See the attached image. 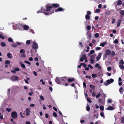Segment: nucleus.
<instances>
[{"instance_id": "nucleus-14", "label": "nucleus", "mask_w": 124, "mask_h": 124, "mask_svg": "<svg viewBox=\"0 0 124 124\" xmlns=\"http://www.w3.org/2000/svg\"><path fill=\"white\" fill-rule=\"evenodd\" d=\"M23 28L24 30H27L28 29L29 27L28 25L25 24L24 25Z\"/></svg>"}, {"instance_id": "nucleus-35", "label": "nucleus", "mask_w": 124, "mask_h": 124, "mask_svg": "<svg viewBox=\"0 0 124 124\" xmlns=\"http://www.w3.org/2000/svg\"><path fill=\"white\" fill-rule=\"evenodd\" d=\"M94 62V61L93 59H91L90 60V63L91 64H93Z\"/></svg>"}, {"instance_id": "nucleus-23", "label": "nucleus", "mask_w": 124, "mask_h": 124, "mask_svg": "<svg viewBox=\"0 0 124 124\" xmlns=\"http://www.w3.org/2000/svg\"><path fill=\"white\" fill-rule=\"evenodd\" d=\"M10 62L9 60H7L5 61V63L7 65H8L10 63Z\"/></svg>"}, {"instance_id": "nucleus-40", "label": "nucleus", "mask_w": 124, "mask_h": 124, "mask_svg": "<svg viewBox=\"0 0 124 124\" xmlns=\"http://www.w3.org/2000/svg\"><path fill=\"white\" fill-rule=\"evenodd\" d=\"M87 29L88 30H90L91 29V27L90 26L88 25L87 27Z\"/></svg>"}, {"instance_id": "nucleus-28", "label": "nucleus", "mask_w": 124, "mask_h": 124, "mask_svg": "<svg viewBox=\"0 0 124 124\" xmlns=\"http://www.w3.org/2000/svg\"><path fill=\"white\" fill-rule=\"evenodd\" d=\"M123 89L122 87H121L119 89V91L122 94V93L123 92Z\"/></svg>"}, {"instance_id": "nucleus-25", "label": "nucleus", "mask_w": 124, "mask_h": 124, "mask_svg": "<svg viewBox=\"0 0 124 124\" xmlns=\"http://www.w3.org/2000/svg\"><path fill=\"white\" fill-rule=\"evenodd\" d=\"M119 13L120 14L123 15H124V10H120Z\"/></svg>"}, {"instance_id": "nucleus-55", "label": "nucleus", "mask_w": 124, "mask_h": 124, "mask_svg": "<svg viewBox=\"0 0 124 124\" xmlns=\"http://www.w3.org/2000/svg\"><path fill=\"white\" fill-rule=\"evenodd\" d=\"M0 38L3 39H5L4 37L1 34H0Z\"/></svg>"}, {"instance_id": "nucleus-3", "label": "nucleus", "mask_w": 124, "mask_h": 124, "mask_svg": "<svg viewBox=\"0 0 124 124\" xmlns=\"http://www.w3.org/2000/svg\"><path fill=\"white\" fill-rule=\"evenodd\" d=\"M18 78L19 77H18L15 76H12L10 78L11 80L13 81H15L17 80Z\"/></svg>"}, {"instance_id": "nucleus-58", "label": "nucleus", "mask_w": 124, "mask_h": 124, "mask_svg": "<svg viewBox=\"0 0 124 124\" xmlns=\"http://www.w3.org/2000/svg\"><path fill=\"white\" fill-rule=\"evenodd\" d=\"M40 99L43 101L44 100V98L42 96H41L40 97Z\"/></svg>"}, {"instance_id": "nucleus-26", "label": "nucleus", "mask_w": 124, "mask_h": 124, "mask_svg": "<svg viewBox=\"0 0 124 124\" xmlns=\"http://www.w3.org/2000/svg\"><path fill=\"white\" fill-rule=\"evenodd\" d=\"M32 40H28L26 42V44L27 45H29L31 44V41Z\"/></svg>"}, {"instance_id": "nucleus-29", "label": "nucleus", "mask_w": 124, "mask_h": 124, "mask_svg": "<svg viewBox=\"0 0 124 124\" xmlns=\"http://www.w3.org/2000/svg\"><path fill=\"white\" fill-rule=\"evenodd\" d=\"M20 52L21 53H24L25 52V51L24 49H21L20 50Z\"/></svg>"}, {"instance_id": "nucleus-1", "label": "nucleus", "mask_w": 124, "mask_h": 124, "mask_svg": "<svg viewBox=\"0 0 124 124\" xmlns=\"http://www.w3.org/2000/svg\"><path fill=\"white\" fill-rule=\"evenodd\" d=\"M60 5L59 4L54 3L51 4H47L45 6L46 9L45 11H47L48 13H44L46 15H48L53 13L54 12V10L52 8H58Z\"/></svg>"}, {"instance_id": "nucleus-46", "label": "nucleus", "mask_w": 124, "mask_h": 124, "mask_svg": "<svg viewBox=\"0 0 124 124\" xmlns=\"http://www.w3.org/2000/svg\"><path fill=\"white\" fill-rule=\"evenodd\" d=\"M17 26H18L19 28H21L22 27V25L20 24H17Z\"/></svg>"}, {"instance_id": "nucleus-36", "label": "nucleus", "mask_w": 124, "mask_h": 124, "mask_svg": "<svg viewBox=\"0 0 124 124\" xmlns=\"http://www.w3.org/2000/svg\"><path fill=\"white\" fill-rule=\"evenodd\" d=\"M21 66L23 69H24L25 68V66L24 64H21V63H20Z\"/></svg>"}, {"instance_id": "nucleus-2", "label": "nucleus", "mask_w": 124, "mask_h": 124, "mask_svg": "<svg viewBox=\"0 0 124 124\" xmlns=\"http://www.w3.org/2000/svg\"><path fill=\"white\" fill-rule=\"evenodd\" d=\"M32 47L33 49L35 50L36 52H37V49L38 48V46L37 43L35 41L33 42V45H32Z\"/></svg>"}, {"instance_id": "nucleus-48", "label": "nucleus", "mask_w": 124, "mask_h": 124, "mask_svg": "<svg viewBox=\"0 0 124 124\" xmlns=\"http://www.w3.org/2000/svg\"><path fill=\"white\" fill-rule=\"evenodd\" d=\"M84 59L83 58V57H81L80 58V61L81 62H83L84 60Z\"/></svg>"}, {"instance_id": "nucleus-57", "label": "nucleus", "mask_w": 124, "mask_h": 124, "mask_svg": "<svg viewBox=\"0 0 124 124\" xmlns=\"http://www.w3.org/2000/svg\"><path fill=\"white\" fill-rule=\"evenodd\" d=\"M100 65L98 63H97L95 65V67L96 68L98 67Z\"/></svg>"}, {"instance_id": "nucleus-59", "label": "nucleus", "mask_w": 124, "mask_h": 124, "mask_svg": "<svg viewBox=\"0 0 124 124\" xmlns=\"http://www.w3.org/2000/svg\"><path fill=\"white\" fill-rule=\"evenodd\" d=\"M6 110L8 112H9L11 110V109L10 108H7Z\"/></svg>"}, {"instance_id": "nucleus-45", "label": "nucleus", "mask_w": 124, "mask_h": 124, "mask_svg": "<svg viewBox=\"0 0 124 124\" xmlns=\"http://www.w3.org/2000/svg\"><path fill=\"white\" fill-rule=\"evenodd\" d=\"M16 71H18L20 70L18 68H16L14 69Z\"/></svg>"}, {"instance_id": "nucleus-47", "label": "nucleus", "mask_w": 124, "mask_h": 124, "mask_svg": "<svg viewBox=\"0 0 124 124\" xmlns=\"http://www.w3.org/2000/svg\"><path fill=\"white\" fill-rule=\"evenodd\" d=\"M107 55H106V54H104L103 55V59H106V58H107Z\"/></svg>"}, {"instance_id": "nucleus-63", "label": "nucleus", "mask_w": 124, "mask_h": 124, "mask_svg": "<svg viewBox=\"0 0 124 124\" xmlns=\"http://www.w3.org/2000/svg\"><path fill=\"white\" fill-rule=\"evenodd\" d=\"M88 67H90L91 69H92L93 68L92 66H91V64H89L88 65Z\"/></svg>"}, {"instance_id": "nucleus-9", "label": "nucleus", "mask_w": 124, "mask_h": 124, "mask_svg": "<svg viewBox=\"0 0 124 124\" xmlns=\"http://www.w3.org/2000/svg\"><path fill=\"white\" fill-rule=\"evenodd\" d=\"M114 81V80L110 78L109 79H108L107 80V82L108 84H110L113 83Z\"/></svg>"}, {"instance_id": "nucleus-30", "label": "nucleus", "mask_w": 124, "mask_h": 124, "mask_svg": "<svg viewBox=\"0 0 124 124\" xmlns=\"http://www.w3.org/2000/svg\"><path fill=\"white\" fill-rule=\"evenodd\" d=\"M97 74H93L92 75V76L93 78H96L97 77Z\"/></svg>"}, {"instance_id": "nucleus-56", "label": "nucleus", "mask_w": 124, "mask_h": 124, "mask_svg": "<svg viewBox=\"0 0 124 124\" xmlns=\"http://www.w3.org/2000/svg\"><path fill=\"white\" fill-rule=\"evenodd\" d=\"M108 103H111L112 102V101L110 99H109L108 100Z\"/></svg>"}, {"instance_id": "nucleus-64", "label": "nucleus", "mask_w": 124, "mask_h": 124, "mask_svg": "<svg viewBox=\"0 0 124 124\" xmlns=\"http://www.w3.org/2000/svg\"><path fill=\"white\" fill-rule=\"evenodd\" d=\"M21 56L22 57H25L26 56L25 54H21Z\"/></svg>"}, {"instance_id": "nucleus-31", "label": "nucleus", "mask_w": 124, "mask_h": 124, "mask_svg": "<svg viewBox=\"0 0 124 124\" xmlns=\"http://www.w3.org/2000/svg\"><path fill=\"white\" fill-rule=\"evenodd\" d=\"M1 46L3 47H5L6 46V44L4 42H2L1 43Z\"/></svg>"}, {"instance_id": "nucleus-12", "label": "nucleus", "mask_w": 124, "mask_h": 124, "mask_svg": "<svg viewBox=\"0 0 124 124\" xmlns=\"http://www.w3.org/2000/svg\"><path fill=\"white\" fill-rule=\"evenodd\" d=\"M114 109V108L112 106H109L106 108V109L108 110H112Z\"/></svg>"}, {"instance_id": "nucleus-51", "label": "nucleus", "mask_w": 124, "mask_h": 124, "mask_svg": "<svg viewBox=\"0 0 124 124\" xmlns=\"http://www.w3.org/2000/svg\"><path fill=\"white\" fill-rule=\"evenodd\" d=\"M107 70L108 71H110L111 70V68L110 67H108L107 68Z\"/></svg>"}, {"instance_id": "nucleus-21", "label": "nucleus", "mask_w": 124, "mask_h": 124, "mask_svg": "<svg viewBox=\"0 0 124 124\" xmlns=\"http://www.w3.org/2000/svg\"><path fill=\"white\" fill-rule=\"evenodd\" d=\"M85 18L86 20L89 19L90 17L89 15L86 14L85 16Z\"/></svg>"}, {"instance_id": "nucleus-6", "label": "nucleus", "mask_w": 124, "mask_h": 124, "mask_svg": "<svg viewBox=\"0 0 124 124\" xmlns=\"http://www.w3.org/2000/svg\"><path fill=\"white\" fill-rule=\"evenodd\" d=\"M111 53V52L109 49H107L105 51V53L107 55H110Z\"/></svg>"}, {"instance_id": "nucleus-49", "label": "nucleus", "mask_w": 124, "mask_h": 124, "mask_svg": "<svg viewBox=\"0 0 124 124\" xmlns=\"http://www.w3.org/2000/svg\"><path fill=\"white\" fill-rule=\"evenodd\" d=\"M95 11L96 13H99L100 12V10L99 9H96Z\"/></svg>"}, {"instance_id": "nucleus-37", "label": "nucleus", "mask_w": 124, "mask_h": 124, "mask_svg": "<svg viewBox=\"0 0 124 124\" xmlns=\"http://www.w3.org/2000/svg\"><path fill=\"white\" fill-rule=\"evenodd\" d=\"M95 52V51L93 50H91L90 52V53H89V54H92Z\"/></svg>"}, {"instance_id": "nucleus-33", "label": "nucleus", "mask_w": 124, "mask_h": 124, "mask_svg": "<svg viewBox=\"0 0 124 124\" xmlns=\"http://www.w3.org/2000/svg\"><path fill=\"white\" fill-rule=\"evenodd\" d=\"M11 46L13 47L14 48L18 46L16 44L12 45Z\"/></svg>"}, {"instance_id": "nucleus-18", "label": "nucleus", "mask_w": 124, "mask_h": 124, "mask_svg": "<svg viewBox=\"0 0 124 124\" xmlns=\"http://www.w3.org/2000/svg\"><path fill=\"white\" fill-rule=\"evenodd\" d=\"M106 42L105 41L102 43H101L100 44V46L103 47L105 46V45H106Z\"/></svg>"}, {"instance_id": "nucleus-60", "label": "nucleus", "mask_w": 124, "mask_h": 124, "mask_svg": "<svg viewBox=\"0 0 124 124\" xmlns=\"http://www.w3.org/2000/svg\"><path fill=\"white\" fill-rule=\"evenodd\" d=\"M101 116L102 117H103L104 116V114L103 112H101L100 113Z\"/></svg>"}, {"instance_id": "nucleus-13", "label": "nucleus", "mask_w": 124, "mask_h": 124, "mask_svg": "<svg viewBox=\"0 0 124 124\" xmlns=\"http://www.w3.org/2000/svg\"><path fill=\"white\" fill-rule=\"evenodd\" d=\"M122 21V20L121 19H119L117 22V27H119L121 24V23Z\"/></svg>"}, {"instance_id": "nucleus-62", "label": "nucleus", "mask_w": 124, "mask_h": 124, "mask_svg": "<svg viewBox=\"0 0 124 124\" xmlns=\"http://www.w3.org/2000/svg\"><path fill=\"white\" fill-rule=\"evenodd\" d=\"M92 95L93 97L95 96L96 95L95 92H93L92 93Z\"/></svg>"}, {"instance_id": "nucleus-52", "label": "nucleus", "mask_w": 124, "mask_h": 124, "mask_svg": "<svg viewBox=\"0 0 124 124\" xmlns=\"http://www.w3.org/2000/svg\"><path fill=\"white\" fill-rule=\"evenodd\" d=\"M85 77L86 78H88L89 79H91V77L90 76H88L87 75H86L85 76Z\"/></svg>"}, {"instance_id": "nucleus-20", "label": "nucleus", "mask_w": 124, "mask_h": 124, "mask_svg": "<svg viewBox=\"0 0 124 124\" xmlns=\"http://www.w3.org/2000/svg\"><path fill=\"white\" fill-rule=\"evenodd\" d=\"M45 9L44 10V11H42L41 10H39V11H37V12L38 13H44H44H48V12H47V11H45Z\"/></svg>"}, {"instance_id": "nucleus-61", "label": "nucleus", "mask_w": 124, "mask_h": 124, "mask_svg": "<svg viewBox=\"0 0 124 124\" xmlns=\"http://www.w3.org/2000/svg\"><path fill=\"white\" fill-rule=\"evenodd\" d=\"M91 13L90 11H87V14L89 15H90L91 14Z\"/></svg>"}, {"instance_id": "nucleus-42", "label": "nucleus", "mask_w": 124, "mask_h": 124, "mask_svg": "<svg viewBox=\"0 0 124 124\" xmlns=\"http://www.w3.org/2000/svg\"><path fill=\"white\" fill-rule=\"evenodd\" d=\"M24 62L25 63H26L27 64H28L29 65H30L31 64V63L30 62H29L27 61H24Z\"/></svg>"}, {"instance_id": "nucleus-38", "label": "nucleus", "mask_w": 124, "mask_h": 124, "mask_svg": "<svg viewBox=\"0 0 124 124\" xmlns=\"http://www.w3.org/2000/svg\"><path fill=\"white\" fill-rule=\"evenodd\" d=\"M8 41L10 42H12L13 41L12 39L11 38H9L8 39Z\"/></svg>"}, {"instance_id": "nucleus-44", "label": "nucleus", "mask_w": 124, "mask_h": 124, "mask_svg": "<svg viewBox=\"0 0 124 124\" xmlns=\"http://www.w3.org/2000/svg\"><path fill=\"white\" fill-rule=\"evenodd\" d=\"M87 101L89 103H91L92 102V101L89 98H87Z\"/></svg>"}, {"instance_id": "nucleus-43", "label": "nucleus", "mask_w": 124, "mask_h": 124, "mask_svg": "<svg viewBox=\"0 0 124 124\" xmlns=\"http://www.w3.org/2000/svg\"><path fill=\"white\" fill-rule=\"evenodd\" d=\"M113 43L115 44H117L118 43V41L117 39H115Z\"/></svg>"}, {"instance_id": "nucleus-53", "label": "nucleus", "mask_w": 124, "mask_h": 124, "mask_svg": "<svg viewBox=\"0 0 124 124\" xmlns=\"http://www.w3.org/2000/svg\"><path fill=\"white\" fill-rule=\"evenodd\" d=\"M112 24H113L115 23L116 19L114 18H113L112 19Z\"/></svg>"}, {"instance_id": "nucleus-24", "label": "nucleus", "mask_w": 124, "mask_h": 124, "mask_svg": "<svg viewBox=\"0 0 124 124\" xmlns=\"http://www.w3.org/2000/svg\"><path fill=\"white\" fill-rule=\"evenodd\" d=\"M90 87L93 90H94L95 88V86L93 85H90Z\"/></svg>"}, {"instance_id": "nucleus-15", "label": "nucleus", "mask_w": 124, "mask_h": 124, "mask_svg": "<svg viewBox=\"0 0 124 124\" xmlns=\"http://www.w3.org/2000/svg\"><path fill=\"white\" fill-rule=\"evenodd\" d=\"M75 80V79L74 78H69L67 79L68 81L69 82H70L74 81Z\"/></svg>"}, {"instance_id": "nucleus-54", "label": "nucleus", "mask_w": 124, "mask_h": 124, "mask_svg": "<svg viewBox=\"0 0 124 124\" xmlns=\"http://www.w3.org/2000/svg\"><path fill=\"white\" fill-rule=\"evenodd\" d=\"M101 93H99L97 95H96V97L97 98H98L101 96Z\"/></svg>"}, {"instance_id": "nucleus-4", "label": "nucleus", "mask_w": 124, "mask_h": 124, "mask_svg": "<svg viewBox=\"0 0 124 124\" xmlns=\"http://www.w3.org/2000/svg\"><path fill=\"white\" fill-rule=\"evenodd\" d=\"M11 116L13 118H16L17 117V114L16 112L14 111L11 113Z\"/></svg>"}, {"instance_id": "nucleus-27", "label": "nucleus", "mask_w": 124, "mask_h": 124, "mask_svg": "<svg viewBox=\"0 0 124 124\" xmlns=\"http://www.w3.org/2000/svg\"><path fill=\"white\" fill-rule=\"evenodd\" d=\"M111 53V56L112 57H113L115 55V53L113 51H112Z\"/></svg>"}, {"instance_id": "nucleus-5", "label": "nucleus", "mask_w": 124, "mask_h": 124, "mask_svg": "<svg viewBox=\"0 0 124 124\" xmlns=\"http://www.w3.org/2000/svg\"><path fill=\"white\" fill-rule=\"evenodd\" d=\"M62 83H64L66 82L67 79V77H62L61 78Z\"/></svg>"}, {"instance_id": "nucleus-34", "label": "nucleus", "mask_w": 124, "mask_h": 124, "mask_svg": "<svg viewBox=\"0 0 124 124\" xmlns=\"http://www.w3.org/2000/svg\"><path fill=\"white\" fill-rule=\"evenodd\" d=\"M121 122L122 123H124V117H121Z\"/></svg>"}, {"instance_id": "nucleus-50", "label": "nucleus", "mask_w": 124, "mask_h": 124, "mask_svg": "<svg viewBox=\"0 0 124 124\" xmlns=\"http://www.w3.org/2000/svg\"><path fill=\"white\" fill-rule=\"evenodd\" d=\"M53 116L55 117H56L57 116L56 113L55 112H54L53 113Z\"/></svg>"}, {"instance_id": "nucleus-11", "label": "nucleus", "mask_w": 124, "mask_h": 124, "mask_svg": "<svg viewBox=\"0 0 124 124\" xmlns=\"http://www.w3.org/2000/svg\"><path fill=\"white\" fill-rule=\"evenodd\" d=\"M7 56L8 58L10 59H12L13 57L12 55L10 53H7Z\"/></svg>"}, {"instance_id": "nucleus-41", "label": "nucleus", "mask_w": 124, "mask_h": 124, "mask_svg": "<svg viewBox=\"0 0 124 124\" xmlns=\"http://www.w3.org/2000/svg\"><path fill=\"white\" fill-rule=\"evenodd\" d=\"M86 110L87 111H89L90 110V107L88 106V105L86 107Z\"/></svg>"}, {"instance_id": "nucleus-19", "label": "nucleus", "mask_w": 124, "mask_h": 124, "mask_svg": "<svg viewBox=\"0 0 124 124\" xmlns=\"http://www.w3.org/2000/svg\"><path fill=\"white\" fill-rule=\"evenodd\" d=\"M123 64L119 65V66L120 69L122 70H123L124 69V66Z\"/></svg>"}, {"instance_id": "nucleus-7", "label": "nucleus", "mask_w": 124, "mask_h": 124, "mask_svg": "<svg viewBox=\"0 0 124 124\" xmlns=\"http://www.w3.org/2000/svg\"><path fill=\"white\" fill-rule=\"evenodd\" d=\"M55 81L58 84H61V82L60 78L58 77H57L55 79Z\"/></svg>"}, {"instance_id": "nucleus-22", "label": "nucleus", "mask_w": 124, "mask_h": 124, "mask_svg": "<svg viewBox=\"0 0 124 124\" xmlns=\"http://www.w3.org/2000/svg\"><path fill=\"white\" fill-rule=\"evenodd\" d=\"M119 63L120 65L124 64V62L123 60H121L119 61Z\"/></svg>"}, {"instance_id": "nucleus-32", "label": "nucleus", "mask_w": 124, "mask_h": 124, "mask_svg": "<svg viewBox=\"0 0 124 124\" xmlns=\"http://www.w3.org/2000/svg\"><path fill=\"white\" fill-rule=\"evenodd\" d=\"M99 34L97 33H96L94 35V36L96 38H98L99 37Z\"/></svg>"}, {"instance_id": "nucleus-39", "label": "nucleus", "mask_w": 124, "mask_h": 124, "mask_svg": "<svg viewBox=\"0 0 124 124\" xmlns=\"http://www.w3.org/2000/svg\"><path fill=\"white\" fill-rule=\"evenodd\" d=\"M100 108L101 110L103 111L104 109V107L103 106H100Z\"/></svg>"}, {"instance_id": "nucleus-10", "label": "nucleus", "mask_w": 124, "mask_h": 124, "mask_svg": "<svg viewBox=\"0 0 124 124\" xmlns=\"http://www.w3.org/2000/svg\"><path fill=\"white\" fill-rule=\"evenodd\" d=\"M102 55L101 53H99L98 55V56L96 57V59L97 61H98L100 59Z\"/></svg>"}, {"instance_id": "nucleus-17", "label": "nucleus", "mask_w": 124, "mask_h": 124, "mask_svg": "<svg viewBox=\"0 0 124 124\" xmlns=\"http://www.w3.org/2000/svg\"><path fill=\"white\" fill-rule=\"evenodd\" d=\"M117 5L120 6L122 3V1L121 0H118L117 2Z\"/></svg>"}, {"instance_id": "nucleus-8", "label": "nucleus", "mask_w": 124, "mask_h": 124, "mask_svg": "<svg viewBox=\"0 0 124 124\" xmlns=\"http://www.w3.org/2000/svg\"><path fill=\"white\" fill-rule=\"evenodd\" d=\"M63 9L62 7H58L57 9H56L55 10V11L56 12L62 11H63Z\"/></svg>"}, {"instance_id": "nucleus-16", "label": "nucleus", "mask_w": 124, "mask_h": 124, "mask_svg": "<svg viewBox=\"0 0 124 124\" xmlns=\"http://www.w3.org/2000/svg\"><path fill=\"white\" fill-rule=\"evenodd\" d=\"M83 58L85 59V62H88V61L87 60V58L86 57V55L85 54H83Z\"/></svg>"}]
</instances>
